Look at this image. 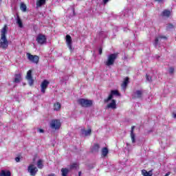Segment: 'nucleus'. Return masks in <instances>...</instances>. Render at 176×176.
Wrapping results in <instances>:
<instances>
[{
    "instance_id": "nucleus-42",
    "label": "nucleus",
    "mask_w": 176,
    "mask_h": 176,
    "mask_svg": "<svg viewBox=\"0 0 176 176\" xmlns=\"http://www.w3.org/2000/svg\"><path fill=\"white\" fill-rule=\"evenodd\" d=\"M73 14L75 16V10H73Z\"/></svg>"
},
{
    "instance_id": "nucleus-13",
    "label": "nucleus",
    "mask_w": 176,
    "mask_h": 176,
    "mask_svg": "<svg viewBox=\"0 0 176 176\" xmlns=\"http://www.w3.org/2000/svg\"><path fill=\"white\" fill-rule=\"evenodd\" d=\"M134 129H135V126H133L131 130V140L133 144H135V134H134Z\"/></svg>"
},
{
    "instance_id": "nucleus-2",
    "label": "nucleus",
    "mask_w": 176,
    "mask_h": 176,
    "mask_svg": "<svg viewBox=\"0 0 176 176\" xmlns=\"http://www.w3.org/2000/svg\"><path fill=\"white\" fill-rule=\"evenodd\" d=\"M78 102L81 107H84V108H89V107H91L93 105V101L85 98H80L78 100Z\"/></svg>"
},
{
    "instance_id": "nucleus-29",
    "label": "nucleus",
    "mask_w": 176,
    "mask_h": 176,
    "mask_svg": "<svg viewBox=\"0 0 176 176\" xmlns=\"http://www.w3.org/2000/svg\"><path fill=\"white\" fill-rule=\"evenodd\" d=\"M45 0H37L36 1V6H42V5H45Z\"/></svg>"
},
{
    "instance_id": "nucleus-38",
    "label": "nucleus",
    "mask_w": 176,
    "mask_h": 176,
    "mask_svg": "<svg viewBox=\"0 0 176 176\" xmlns=\"http://www.w3.org/2000/svg\"><path fill=\"white\" fill-rule=\"evenodd\" d=\"M173 118H174L175 119H176V113H173Z\"/></svg>"
},
{
    "instance_id": "nucleus-15",
    "label": "nucleus",
    "mask_w": 176,
    "mask_h": 176,
    "mask_svg": "<svg viewBox=\"0 0 176 176\" xmlns=\"http://www.w3.org/2000/svg\"><path fill=\"white\" fill-rule=\"evenodd\" d=\"M129 85V78L126 77L124 80L123 83L121 85V87L124 91H126V87H127V85Z\"/></svg>"
},
{
    "instance_id": "nucleus-34",
    "label": "nucleus",
    "mask_w": 176,
    "mask_h": 176,
    "mask_svg": "<svg viewBox=\"0 0 176 176\" xmlns=\"http://www.w3.org/2000/svg\"><path fill=\"white\" fill-rule=\"evenodd\" d=\"M15 161H16L17 163H19V162H20V157H16L15 158Z\"/></svg>"
},
{
    "instance_id": "nucleus-21",
    "label": "nucleus",
    "mask_w": 176,
    "mask_h": 176,
    "mask_svg": "<svg viewBox=\"0 0 176 176\" xmlns=\"http://www.w3.org/2000/svg\"><path fill=\"white\" fill-rule=\"evenodd\" d=\"M142 174L143 176H152V170L150 171H146V170H142Z\"/></svg>"
},
{
    "instance_id": "nucleus-32",
    "label": "nucleus",
    "mask_w": 176,
    "mask_h": 176,
    "mask_svg": "<svg viewBox=\"0 0 176 176\" xmlns=\"http://www.w3.org/2000/svg\"><path fill=\"white\" fill-rule=\"evenodd\" d=\"M169 74H174V68L173 67L169 68Z\"/></svg>"
},
{
    "instance_id": "nucleus-9",
    "label": "nucleus",
    "mask_w": 176,
    "mask_h": 176,
    "mask_svg": "<svg viewBox=\"0 0 176 176\" xmlns=\"http://www.w3.org/2000/svg\"><path fill=\"white\" fill-rule=\"evenodd\" d=\"M36 41L40 45H43L46 42V36L43 34H38L36 37Z\"/></svg>"
},
{
    "instance_id": "nucleus-18",
    "label": "nucleus",
    "mask_w": 176,
    "mask_h": 176,
    "mask_svg": "<svg viewBox=\"0 0 176 176\" xmlns=\"http://www.w3.org/2000/svg\"><path fill=\"white\" fill-rule=\"evenodd\" d=\"M21 81V74H15V78L14 82L15 83H20Z\"/></svg>"
},
{
    "instance_id": "nucleus-24",
    "label": "nucleus",
    "mask_w": 176,
    "mask_h": 176,
    "mask_svg": "<svg viewBox=\"0 0 176 176\" xmlns=\"http://www.w3.org/2000/svg\"><path fill=\"white\" fill-rule=\"evenodd\" d=\"M109 152V151H108V148L107 147H104L102 149V155L103 156V157H105V156H107V155H108Z\"/></svg>"
},
{
    "instance_id": "nucleus-31",
    "label": "nucleus",
    "mask_w": 176,
    "mask_h": 176,
    "mask_svg": "<svg viewBox=\"0 0 176 176\" xmlns=\"http://www.w3.org/2000/svg\"><path fill=\"white\" fill-rule=\"evenodd\" d=\"M174 28V25L173 24H168L166 25V30H173Z\"/></svg>"
},
{
    "instance_id": "nucleus-5",
    "label": "nucleus",
    "mask_w": 176,
    "mask_h": 176,
    "mask_svg": "<svg viewBox=\"0 0 176 176\" xmlns=\"http://www.w3.org/2000/svg\"><path fill=\"white\" fill-rule=\"evenodd\" d=\"M28 171L30 173V175L35 176L36 175V173H38V168L34 164H30L28 167Z\"/></svg>"
},
{
    "instance_id": "nucleus-26",
    "label": "nucleus",
    "mask_w": 176,
    "mask_h": 176,
    "mask_svg": "<svg viewBox=\"0 0 176 176\" xmlns=\"http://www.w3.org/2000/svg\"><path fill=\"white\" fill-rule=\"evenodd\" d=\"M98 149H100V145L95 144L92 147V152H98Z\"/></svg>"
},
{
    "instance_id": "nucleus-25",
    "label": "nucleus",
    "mask_w": 176,
    "mask_h": 176,
    "mask_svg": "<svg viewBox=\"0 0 176 176\" xmlns=\"http://www.w3.org/2000/svg\"><path fill=\"white\" fill-rule=\"evenodd\" d=\"M16 24H18L19 28H23V22L21 21V19L19 16H17L16 18Z\"/></svg>"
},
{
    "instance_id": "nucleus-37",
    "label": "nucleus",
    "mask_w": 176,
    "mask_h": 176,
    "mask_svg": "<svg viewBox=\"0 0 176 176\" xmlns=\"http://www.w3.org/2000/svg\"><path fill=\"white\" fill-rule=\"evenodd\" d=\"M99 54H102V49H99Z\"/></svg>"
},
{
    "instance_id": "nucleus-10",
    "label": "nucleus",
    "mask_w": 176,
    "mask_h": 176,
    "mask_svg": "<svg viewBox=\"0 0 176 176\" xmlns=\"http://www.w3.org/2000/svg\"><path fill=\"white\" fill-rule=\"evenodd\" d=\"M66 43L67 45V47H69V50H72V38L69 34L66 35Z\"/></svg>"
},
{
    "instance_id": "nucleus-20",
    "label": "nucleus",
    "mask_w": 176,
    "mask_h": 176,
    "mask_svg": "<svg viewBox=\"0 0 176 176\" xmlns=\"http://www.w3.org/2000/svg\"><path fill=\"white\" fill-rule=\"evenodd\" d=\"M60 171L62 173V176H67L69 173V170L67 168H63Z\"/></svg>"
},
{
    "instance_id": "nucleus-22",
    "label": "nucleus",
    "mask_w": 176,
    "mask_h": 176,
    "mask_svg": "<svg viewBox=\"0 0 176 176\" xmlns=\"http://www.w3.org/2000/svg\"><path fill=\"white\" fill-rule=\"evenodd\" d=\"M170 14H171V12L167 10H165L162 12V16L163 17H170Z\"/></svg>"
},
{
    "instance_id": "nucleus-33",
    "label": "nucleus",
    "mask_w": 176,
    "mask_h": 176,
    "mask_svg": "<svg viewBox=\"0 0 176 176\" xmlns=\"http://www.w3.org/2000/svg\"><path fill=\"white\" fill-rule=\"evenodd\" d=\"M146 80H148V82H151V80H152V78H151V76H148V74H146Z\"/></svg>"
},
{
    "instance_id": "nucleus-40",
    "label": "nucleus",
    "mask_w": 176,
    "mask_h": 176,
    "mask_svg": "<svg viewBox=\"0 0 176 176\" xmlns=\"http://www.w3.org/2000/svg\"><path fill=\"white\" fill-rule=\"evenodd\" d=\"M78 175L79 176L82 175V172L78 173Z\"/></svg>"
},
{
    "instance_id": "nucleus-36",
    "label": "nucleus",
    "mask_w": 176,
    "mask_h": 176,
    "mask_svg": "<svg viewBox=\"0 0 176 176\" xmlns=\"http://www.w3.org/2000/svg\"><path fill=\"white\" fill-rule=\"evenodd\" d=\"M155 2H158L159 3H162V2H163L164 0H155Z\"/></svg>"
},
{
    "instance_id": "nucleus-3",
    "label": "nucleus",
    "mask_w": 176,
    "mask_h": 176,
    "mask_svg": "<svg viewBox=\"0 0 176 176\" xmlns=\"http://www.w3.org/2000/svg\"><path fill=\"white\" fill-rule=\"evenodd\" d=\"M118 58V54H111L109 55L107 60L105 62V65L107 67H110V65H113L115 63V60Z\"/></svg>"
},
{
    "instance_id": "nucleus-1",
    "label": "nucleus",
    "mask_w": 176,
    "mask_h": 176,
    "mask_svg": "<svg viewBox=\"0 0 176 176\" xmlns=\"http://www.w3.org/2000/svg\"><path fill=\"white\" fill-rule=\"evenodd\" d=\"M6 34H8V26L5 25L1 32V38H0V47L1 49H8L9 46V41L6 38Z\"/></svg>"
},
{
    "instance_id": "nucleus-8",
    "label": "nucleus",
    "mask_w": 176,
    "mask_h": 176,
    "mask_svg": "<svg viewBox=\"0 0 176 176\" xmlns=\"http://www.w3.org/2000/svg\"><path fill=\"white\" fill-rule=\"evenodd\" d=\"M26 79L28 81L30 86L34 85V79H32V70H29L27 72Z\"/></svg>"
},
{
    "instance_id": "nucleus-27",
    "label": "nucleus",
    "mask_w": 176,
    "mask_h": 176,
    "mask_svg": "<svg viewBox=\"0 0 176 176\" xmlns=\"http://www.w3.org/2000/svg\"><path fill=\"white\" fill-rule=\"evenodd\" d=\"M20 9L22 12H27V6L24 3H21L20 6Z\"/></svg>"
},
{
    "instance_id": "nucleus-12",
    "label": "nucleus",
    "mask_w": 176,
    "mask_h": 176,
    "mask_svg": "<svg viewBox=\"0 0 176 176\" xmlns=\"http://www.w3.org/2000/svg\"><path fill=\"white\" fill-rule=\"evenodd\" d=\"M144 94V91L142 89L137 90L133 94V98H142Z\"/></svg>"
},
{
    "instance_id": "nucleus-17",
    "label": "nucleus",
    "mask_w": 176,
    "mask_h": 176,
    "mask_svg": "<svg viewBox=\"0 0 176 176\" xmlns=\"http://www.w3.org/2000/svg\"><path fill=\"white\" fill-rule=\"evenodd\" d=\"M162 39L167 40V37H166L165 36H159L155 38V45L157 46V43H159V41H161Z\"/></svg>"
},
{
    "instance_id": "nucleus-28",
    "label": "nucleus",
    "mask_w": 176,
    "mask_h": 176,
    "mask_svg": "<svg viewBox=\"0 0 176 176\" xmlns=\"http://www.w3.org/2000/svg\"><path fill=\"white\" fill-rule=\"evenodd\" d=\"M37 167L38 168H43V160H39L37 162Z\"/></svg>"
},
{
    "instance_id": "nucleus-41",
    "label": "nucleus",
    "mask_w": 176,
    "mask_h": 176,
    "mask_svg": "<svg viewBox=\"0 0 176 176\" xmlns=\"http://www.w3.org/2000/svg\"><path fill=\"white\" fill-rule=\"evenodd\" d=\"M49 176H56L54 174H50Z\"/></svg>"
},
{
    "instance_id": "nucleus-6",
    "label": "nucleus",
    "mask_w": 176,
    "mask_h": 176,
    "mask_svg": "<svg viewBox=\"0 0 176 176\" xmlns=\"http://www.w3.org/2000/svg\"><path fill=\"white\" fill-rule=\"evenodd\" d=\"M28 58L31 61L32 63H34V64H38L39 62V56L36 55H32L30 53L27 54Z\"/></svg>"
},
{
    "instance_id": "nucleus-35",
    "label": "nucleus",
    "mask_w": 176,
    "mask_h": 176,
    "mask_svg": "<svg viewBox=\"0 0 176 176\" xmlns=\"http://www.w3.org/2000/svg\"><path fill=\"white\" fill-rule=\"evenodd\" d=\"M109 1V0H103V3L105 5V4L108 3Z\"/></svg>"
},
{
    "instance_id": "nucleus-14",
    "label": "nucleus",
    "mask_w": 176,
    "mask_h": 176,
    "mask_svg": "<svg viewBox=\"0 0 176 176\" xmlns=\"http://www.w3.org/2000/svg\"><path fill=\"white\" fill-rule=\"evenodd\" d=\"M107 108L111 109H116V100H111V102L107 104Z\"/></svg>"
},
{
    "instance_id": "nucleus-16",
    "label": "nucleus",
    "mask_w": 176,
    "mask_h": 176,
    "mask_svg": "<svg viewBox=\"0 0 176 176\" xmlns=\"http://www.w3.org/2000/svg\"><path fill=\"white\" fill-rule=\"evenodd\" d=\"M81 134L85 137H87V135H90L91 134V129H89L88 130H85V129H81Z\"/></svg>"
},
{
    "instance_id": "nucleus-19",
    "label": "nucleus",
    "mask_w": 176,
    "mask_h": 176,
    "mask_svg": "<svg viewBox=\"0 0 176 176\" xmlns=\"http://www.w3.org/2000/svg\"><path fill=\"white\" fill-rule=\"evenodd\" d=\"M61 109V104L60 102L54 103V111H60Z\"/></svg>"
},
{
    "instance_id": "nucleus-39",
    "label": "nucleus",
    "mask_w": 176,
    "mask_h": 176,
    "mask_svg": "<svg viewBox=\"0 0 176 176\" xmlns=\"http://www.w3.org/2000/svg\"><path fill=\"white\" fill-rule=\"evenodd\" d=\"M38 131L39 133H43V129H39Z\"/></svg>"
},
{
    "instance_id": "nucleus-30",
    "label": "nucleus",
    "mask_w": 176,
    "mask_h": 176,
    "mask_svg": "<svg viewBox=\"0 0 176 176\" xmlns=\"http://www.w3.org/2000/svg\"><path fill=\"white\" fill-rule=\"evenodd\" d=\"M79 167V164L78 163H73L70 165V170H75Z\"/></svg>"
},
{
    "instance_id": "nucleus-23",
    "label": "nucleus",
    "mask_w": 176,
    "mask_h": 176,
    "mask_svg": "<svg viewBox=\"0 0 176 176\" xmlns=\"http://www.w3.org/2000/svg\"><path fill=\"white\" fill-rule=\"evenodd\" d=\"M11 173L9 170H1L0 173V176H10Z\"/></svg>"
},
{
    "instance_id": "nucleus-11",
    "label": "nucleus",
    "mask_w": 176,
    "mask_h": 176,
    "mask_svg": "<svg viewBox=\"0 0 176 176\" xmlns=\"http://www.w3.org/2000/svg\"><path fill=\"white\" fill-rule=\"evenodd\" d=\"M47 86H49V81H47V80H44L41 85V92H43V94H45V91L46 89H47Z\"/></svg>"
},
{
    "instance_id": "nucleus-7",
    "label": "nucleus",
    "mask_w": 176,
    "mask_h": 176,
    "mask_svg": "<svg viewBox=\"0 0 176 176\" xmlns=\"http://www.w3.org/2000/svg\"><path fill=\"white\" fill-rule=\"evenodd\" d=\"M113 96H120V94L117 90H112L109 97L104 99V102H109V101H111V100L113 98Z\"/></svg>"
},
{
    "instance_id": "nucleus-4",
    "label": "nucleus",
    "mask_w": 176,
    "mask_h": 176,
    "mask_svg": "<svg viewBox=\"0 0 176 176\" xmlns=\"http://www.w3.org/2000/svg\"><path fill=\"white\" fill-rule=\"evenodd\" d=\"M50 127L52 130H59L60 127H61V122H60V120H52L50 122Z\"/></svg>"
}]
</instances>
